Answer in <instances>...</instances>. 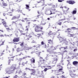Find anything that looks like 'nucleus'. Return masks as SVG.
Returning <instances> with one entry per match:
<instances>
[{"label": "nucleus", "mask_w": 78, "mask_h": 78, "mask_svg": "<svg viewBox=\"0 0 78 78\" xmlns=\"http://www.w3.org/2000/svg\"><path fill=\"white\" fill-rule=\"evenodd\" d=\"M33 27L35 32H43L42 31L43 30V27L41 24H35Z\"/></svg>", "instance_id": "f257e3e1"}, {"label": "nucleus", "mask_w": 78, "mask_h": 78, "mask_svg": "<svg viewBox=\"0 0 78 78\" xmlns=\"http://www.w3.org/2000/svg\"><path fill=\"white\" fill-rule=\"evenodd\" d=\"M20 41V38L19 37H15L13 39L12 41L13 42V43H14V44H16L17 45V44H18L17 43H16L15 42H18L19 41Z\"/></svg>", "instance_id": "f03ea898"}, {"label": "nucleus", "mask_w": 78, "mask_h": 78, "mask_svg": "<svg viewBox=\"0 0 78 78\" xmlns=\"http://www.w3.org/2000/svg\"><path fill=\"white\" fill-rule=\"evenodd\" d=\"M53 48V46H51L47 50V51L49 52L50 53H53V50H54Z\"/></svg>", "instance_id": "7ed1b4c3"}, {"label": "nucleus", "mask_w": 78, "mask_h": 78, "mask_svg": "<svg viewBox=\"0 0 78 78\" xmlns=\"http://www.w3.org/2000/svg\"><path fill=\"white\" fill-rule=\"evenodd\" d=\"M14 66H15V65H12V66L10 67V70L6 71V73H8V74H10V73H11V72H12V71H14L15 69H13L12 70H11V69L13 68V67H14Z\"/></svg>", "instance_id": "20e7f679"}, {"label": "nucleus", "mask_w": 78, "mask_h": 78, "mask_svg": "<svg viewBox=\"0 0 78 78\" xmlns=\"http://www.w3.org/2000/svg\"><path fill=\"white\" fill-rule=\"evenodd\" d=\"M15 57V56H12V57H10V59H9L8 62V65H10V66H11V62L12 61H14V57Z\"/></svg>", "instance_id": "39448f33"}, {"label": "nucleus", "mask_w": 78, "mask_h": 78, "mask_svg": "<svg viewBox=\"0 0 78 78\" xmlns=\"http://www.w3.org/2000/svg\"><path fill=\"white\" fill-rule=\"evenodd\" d=\"M29 70H30V71H32V73H30L31 75H36V71L35 70V69H29Z\"/></svg>", "instance_id": "423d86ee"}, {"label": "nucleus", "mask_w": 78, "mask_h": 78, "mask_svg": "<svg viewBox=\"0 0 78 78\" xmlns=\"http://www.w3.org/2000/svg\"><path fill=\"white\" fill-rule=\"evenodd\" d=\"M51 13L50 15H51V14H55V12H56V9H53L50 11Z\"/></svg>", "instance_id": "0eeeda50"}, {"label": "nucleus", "mask_w": 78, "mask_h": 78, "mask_svg": "<svg viewBox=\"0 0 78 78\" xmlns=\"http://www.w3.org/2000/svg\"><path fill=\"white\" fill-rule=\"evenodd\" d=\"M59 40L60 42H64L65 43L66 42V40L64 39L63 38H62V37H60L59 38Z\"/></svg>", "instance_id": "6e6552de"}, {"label": "nucleus", "mask_w": 78, "mask_h": 78, "mask_svg": "<svg viewBox=\"0 0 78 78\" xmlns=\"http://www.w3.org/2000/svg\"><path fill=\"white\" fill-rule=\"evenodd\" d=\"M67 3H69L70 5H73L74 3H75V2L74 1H69L66 2Z\"/></svg>", "instance_id": "1a4fd4ad"}, {"label": "nucleus", "mask_w": 78, "mask_h": 78, "mask_svg": "<svg viewBox=\"0 0 78 78\" xmlns=\"http://www.w3.org/2000/svg\"><path fill=\"white\" fill-rule=\"evenodd\" d=\"M31 37H32V36L31 35V34H29L28 35H26V40H30V38H31Z\"/></svg>", "instance_id": "9d476101"}, {"label": "nucleus", "mask_w": 78, "mask_h": 78, "mask_svg": "<svg viewBox=\"0 0 78 78\" xmlns=\"http://www.w3.org/2000/svg\"><path fill=\"white\" fill-rule=\"evenodd\" d=\"M44 14L42 13H41L37 16V17L39 19V18H43Z\"/></svg>", "instance_id": "9b49d317"}, {"label": "nucleus", "mask_w": 78, "mask_h": 78, "mask_svg": "<svg viewBox=\"0 0 78 78\" xmlns=\"http://www.w3.org/2000/svg\"><path fill=\"white\" fill-rule=\"evenodd\" d=\"M48 42L49 44H53V40L51 39L48 40Z\"/></svg>", "instance_id": "f8f14e48"}, {"label": "nucleus", "mask_w": 78, "mask_h": 78, "mask_svg": "<svg viewBox=\"0 0 78 78\" xmlns=\"http://www.w3.org/2000/svg\"><path fill=\"white\" fill-rule=\"evenodd\" d=\"M70 75L72 78H75V77H76V74H74L73 73H70Z\"/></svg>", "instance_id": "ddd939ff"}, {"label": "nucleus", "mask_w": 78, "mask_h": 78, "mask_svg": "<svg viewBox=\"0 0 78 78\" xmlns=\"http://www.w3.org/2000/svg\"><path fill=\"white\" fill-rule=\"evenodd\" d=\"M2 23L5 27H8L7 23H6V21L2 22Z\"/></svg>", "instance_id": "4468645a"}, {"label": "nucleus", "mask_w": 78, "mask_h": 78, "mask_svg": "<svg viewBox=\"0 0 78 78\" xmlns=\"http://www.w3.org/2000/svg\"><path fill=\"white\" fill-rule=\"evenodd\" d=\"M3 16L4 17H5L6 19H8V14H6L5 13H3Z\"/></svg>", "instance_id": "2eb2a0df"}, {"label": "nucleus", "mask_w": 78, "mask_h": 78, "mask_svg": "<svg viewBox=\"0 0 78 78\" xmlns=\"http://www.w3.org/2000/svg\"><path fill=\"white\" fill-rule=\"evenodd\" d=\"M5 41H0V47L2 46V45H4V43H5Z\"/></svg>", "instance_id": "dca6fc26"}, {"label": "nucleus", "mask_w": 78, "mask_h": 78, "mask_svg": "<svg viewBox=\"0 0 78 78\" xmlns=\"http://www.w3.org/2000/svg\"><path fill=\"white\" fill-rule=\"evenodd\" d=\"M70 33H67V36L69 37H73V36H74V35L73 34H71Z\"/></svg>", "instance_id": "f3484780"}, {"label": "nucleus", "mask_w": 78, "mask_h": 78, "mask_svg": "<svg viewBox=\"0 0 78 78\" xmlns=\"http://www.w3.org/2000/svg\"><path fill=\"white\" fill-rule=\"evenodd\" d=\"M62 70H63V68H60L58 70V71L59 72H62V74H63V73H64V72H62Z\"/></svg>", "instance_id": "a211bd4d"}, {"label": "nucleus", "mask_w": 78, "mask_h": 78, "mask_svg": "<svg viewBox=\"0 0 78 78\" xmlns=\"http://www.w3.org/2000/svg\"><path fill=\"white\" fill-rule=\"evenodd\" d=\"M71 31V29L70 28H68L66 29V30L65 31V32L66 33V32H68V33H70Z\"/></svg>", "instance_id": "6ab92c4d"}, {"label": "nucleus", "mask_w": 78, "mask_h": 78, "mask_svg": "<svg viewBox=\"0 0 78 78\" xmlns=\"http://www.w3.org/2000/svg\"><path fill=\"white\" fill-rule=\"evenodd\" d=\"M74 9L75 10H73L72 12V14H76V9Z\"/></svg>", "instance_id": "aec40b11"}, {"label": "nucleus", "mask_w": 78, "mask_h": 78, "mask_svg": "<svg viewBox=\"0 0 78 78\" xmlns=\"http://www.w3.org/2000/svg\"><path fill=\"white\" fill-rule=\"evenodd\" d=\"M73 65H77L78 64V62L76 61H74L73 62Z\"/></svg>", "instance_id": "412c9836"}, {"label": "nucleus", "mask_w": 78, "mask_h": 78, "mask_svg": "<svg viewBox=\"0 0 78 78\" xmlns=\"http://www.w3.org/2000/svg\"><path fill=\"white\" fill-rule=\"evenodd\" d=\"M53 35V33H52V32L51 31H49L48 34V36H51V35Z\"/></svg>", "instance_id": "4be33fe9"}, {"label": "nucleus", "mask_w": 78, "mask_h": 78, "mask_svg": "<svg viewBox=\"0 0 78 78\" xmlns=\"http://www.w3.org/2000/svg\"><path fill=\"white\" fill-rule=\"evenodd\" d=\"M47 69L48 70H49V69H52V67L51 66H47Z\"/></svg>", "instance_id": "5701e85b"}, {"label": "nucleus", "mask_w": 78, "mask_h": 78, "mask_svg": "<svg viewBox=\"0 0 78 78\" xmlns=\"http://www.w3.org/2000/svg\"><path fill=\"white\" fill-rule=\"evenodd\" d=\"M26 30L25 31H28V28H30V26L28 25L27 26H26Z\"/></svg>", "instance_id": "b1692460"}, {"label": "nucleus", "mask_w": 78, "mask_h": 78, "mask_svg": "<svg viewBox=\"0 0 78 78\" xmlns=\"http://www.w3.org/2000/svg\"><path fill=\"white\" fill-rule=\"evenodd\" d=\"M26 22H27V24H30V23H31V22H30V20H27Z\"/></svg>", "instance_id": "393cba45"}, {"label": "nucleus", "mask_w": 78, "mask_h": 78, "mask_svg": "<svg viewBox=\"0 0 78 78\" xmlns=\"http://www.w3.org/2000/svg\"><path fill=\"white\" fill-rule=\"evenodd\" d=\"M20 31L22 35H25L26 34L25 33H23V31L22 30H20Z\"/></svg>", "instance_id": "a878e982"}, {"label": "nucleus", "mask_w": 78, "mask_h": 78, "mask_svg": "<svg viewBox=\"0 0 78 78\" xmlns=\"http://www.w3.org/2000/svg\"><path fill=\"white\" fill-rule=\"evenodd\" d=\"M16 19H17V17L16 16H14L12 17V19H11V20H14Z\"/></svg>", "instance_id": "bb28decb"}, {"label": "nucleus", "mask_w": 78, "mask_h": 78, "mask_svg": "<svg viewBox=\"0 0 78 78\" xmlns=\"http://www.w3.org/2000/svg\"><path fill=\"white\" fill-rule=\"evenodd\" d=\"M2 5L3 6H8V4L6 3H3Z\"/></svg>", "instance_id": "cd10ccee"}, {"label": "nucleus", "mask_w": 78, "mask_h": 78, "mask_svg": "<svg viewBox=\"0 0 78 78\" xmlns=\"http://www.w3.org/2000/svg\"><path fill=\"white\" fill-rule=\"evenodd\" d=\"M26 6L27 8V9H29V8H30V6L28 5H26Z\"/></svg>", "instance_id": "c85d7f7f"}, {"label": "nucleus", "mask_w": 78, "mask_h": 78, "mask_svg": "<svg viewBox=\"0 0 78 78\" xmlns=\"http://www.w3.org/2000/svg\"><path fill=\"white\" fill-rule=\"evenodd\" d=\"M28 63V61H27L26 62L24 63V62H23L22 63V66H25V64H27Z\"/></svg>", "instance_id": "c756f323"}, {"label": "nucleus", "mask_w": 78, "mask_h": 78, "mask_svg": "<svg viewBox=\"0 0 78 78\" xmlns=\"http://www.w3.org/2000/svg\"><path fill=\"white\" fill-rule=\"evenodd\" d=\"M33 60H32L31 61V62H32V63H35V59H34L33 58Z\"/></svg>", "instance_id": "7c9ffc66"}, {"label": "nucleus", "mask_w": 78, "mask_h": 78, "mask_svg": "<svg viewBox=\"0 0 78 78\" xmlns=\"http://www.w3.org/2000/svg\"><path fill=\"white\" fill-rule=\"evenodd\" d=\"M16 22H17V21H12V24H16Z\"/></svg>", "instance_id": "2f4dec72"}, {"label": "nucleus", "mask_w": 78, "mask_h": 78, "mask_svg": "<svg viewBox=\"0 0 78 78\" xmlns=\"http://www.w3.org/2000/svg\"><path fill=\"white\" fill-rule=\"evenodd\" d=\"M71 28L72 29V30H77V29L75 27H72Z\"/></svg>", "instance_id": "473e14b6"}, {"label": "nucleus", "mask_w": 78, "mask_h": 78, "mask_svg": "<svg viewBox=\"0 0 78 78\" xmlns=\"http://www.w3.org/2000/svg\"><path fill=\"white\" fill-rule=\"evenodd\" d=\"M48 69L47 68H45L44 69V72H47V70H48Z\"/></svg>", "instance_id": "72a5a7b5"}, {"label": "nucleus", "mask_w": 78, "mask_h": 78, "mask_svg": "<svg viewBox=\"0 0 78 78\" xmlns=\"http://www.w3.org/2000/svg\"><path fill=\"white\" fill-rule=\"evenodd\" d=\"M16 51L17 52H19L20 51V48H18L16 49Z\"/></svg>", "instance_id": "f704fd0d"}, {"label": "nucleus", "mask_w": 78, "mask_h": 78, "mask_svg": "<svg viewBox=\"0 0 78 78\" xmlns=\"http://www.w3.org/2000/svg\"><path fill=\"white\" fill-rule=\"evenodd\" d=\"M64 0H58V2H62Z\"/></svg>", "instance_id": "c9c22d12"}, {"label": "nucleus", "mask_w": 78, "mask_h": 78, "mask_svg": "<svg viewBox=\"0 0 78 78\" xmlns=\"http://www.w3.org/2000/svg\"><path fill=\"white\" fill-rule=\"evenodd\" d=\"M4 35H3V34H2L0 35V37H4Z\"/></svg>", "instance_id": "e433bc0d"}, {"label": "nucleus", "mask_w": 78, "mask_h": 78, "mask_svg": "<svg viewBox=\"0 0 78 78\" xmlns=\"http://www.w3.org/2000/svg\"><path fill=\"white\" fill-rule=\"evenodd\" d=\"M62 24V22H60L58 23V24L59 25H61Z\"/></svg>", "instance_id": "4c0bfd02"}, {"label": "nucleus", "mask_w": 78, "mask_h": 78, "mask_svg": "<svg viewBox=\"0 0 78 78\" xmlns=\"http://www.w3.org/2000/svg\"><path fill=\"white\" fill-rule=\"evenodd\" d=\"M5 11H6V12H8V11H9V9H5Z\"/></svg>", "instance_id": "58836bf2"}, {"label": "nucleus", "mask_w": 78, "mask_h": 78, "mask_svg": "<svg viewBox=\"0 0 78 78\" xmlns=\"http://www.w3.org/2000/svg\"><path fill=\"white\" fill-rule=\"evenodd\" d=\"M18 76H17V75H16L14 77V78H17Z\"/></svg>", "instance_id": "ea45409f"}, {"label": "nucleus", "mask_w": 78, "mask_h": 78, "mask_svg": "<svg viewBox=\"0 0 78 78\" xmlns=\"http://www.w3.org/2000/svg\"><path fill=\"white\" fill-rule=\"evenodd\" d=\"M20 46H23V42L22 43L20 44Z\"/></svg>", "instance_id": "a19ab883"}, {"label": "nucleus", "mask_w": 78, "mask_h": 78, "mask_svg": "<svg viewBox=\"0 0 78 78\" xmlns=\"http://www.w3.org/2000/svg\"><path fill=\"white\" fill-rule=\"evenodd\" d=\"M41 45H44V41H42L41 42Z\"/></svg>", "instance_id": "79ce46f5"}, {"label": "nucleus", "mask_w": 78, "mask_h": 78, "mask_svg": "<svg viewBox=\"0 0 78 78\" xmlns=\"http://www.w3.org/2000/svg\"><path fill=\"white\" fill-rule=\"evenodd\" d=\"M1 21L2 22H5L4 19H1Z\"/></svg>", "instance_id": "37998d69"}, {"label": "nucleus", "mask_w": 78, "mask_h": 78, "mask_svg": "<svg viewBox=\"0 0 78 78\" xmlns=\"http://www.w3.org/2000/svg\"><path fill=\"white\" fill-rule=\"evenodd\" d=\"M7 30H11V29H10L9 28H6Z\"/></svg>", "instance_id": "c03bdc74"}, {"label": "nucleus", "mask_w": 78, "mask_h": 78, "mask_svg": "<svg viewBox=\"0 0 78 78\" xmlns=\"http://www.w3.org/2000/svg\"><path fill=\"white\" fill-rule=\"evenodd\" d=\"M37 55H40V53H41L37 51Z\"/></svg>", "instance_id": "a18cd8bd"}, {"label": "nucleus", "mask_w": 78, "mask_h": 78, "mask_svg": "<svg viewBox=\"0 0 78 78\" xmlns=\"http://www.w3.org/2000/svg\"><path fill=\"white\" fill-rule=\"evenodd\" d=\"M43 34V33H42L41 34H37V35H38V36H41V34Z\"/></svg>", "instance_id": "49530a36"}, {"label": "nucleus", "mask_w": 78, "mask_h": 78, "mask_svg": "<svg viewBox=\"0 0 78 78\" xmlns=\"http://www.w3.org/2000/svg\"><path fill=\"white\" fill-rule=\"evenodd\" d=\"M37 3H42L41 1H39V2H37Z\"/></svg>", "instance_id": "de8ad7c7"}, {"label": "nucleus", "mask_w": 78, "mask_h": 78, "mask_svg": "<svg viewBox=\"0 0 78 78\" xmlns=\"http://www.w3.org/2000/svg\"><path fill=\"white\" fill-rule=\"evenodd\" d=\"M23 75L24 76H25V75H27V73H23Z\"/></svg>", "instance_id": "09e8293b"}, {"label": "nucleus", "mask_w": 78, "mask_h": 78, "mask_svg": "<svg viewBox=\"0 0 78 78\" xmlns=\"http://www.w3.org/2000/svg\"><path fill=\"white\" fill-rule=\"evenodd\" d=\"M77 51V49H75L73 50L74 51Z\"/></svg>", "instance_id": "8fccbe9b"}, {"label": "nucleus", "mask_w": 78, "mask_h": 78, "mask_svg": "<svg viewBox=\"0 0 78 78\" xmlns=\"http://www.w3.org/2000/svg\"><path fill=\"white\" fill-rule=\"evenodd\" d=\"M26 58H27V57H23V59H26Z\"/></svg>", "instance_id": "3c124183"}, {"label": "nucleus", "mask_w": 78, "mask_h": 78, "mask_svg": "<svg viewBox=\"0 0 78 78\" xmlns=\"http://www.w3.org/2000/svg\"><path fill=\"white\" fill-rule=\"evenodd\" d=\"M63 48H64V49L65 50V49H66V48H67V47H63Z\"/></svg>", "instance_id": "603ef678"}, {"label": "nucleus", "mask_w": 78, "mask_h": 78, "mask_svg": "<svg viewBox=\"0 0 78 78\" xmlns=\"http://www.w3.org/2000/svg\"><path fill=\"white\" fill-rule=\"evenodd\" d=\"M66 52H67V50H65L63 51V53H66Z\"/></svg>", "instance_id": "864d4df0"}, {"label": "nucleus", "mask_w": 78, "mask_h": 78, "mask_svg": "<svg viewBox=\"0 0 78 78\" xmlns=\"http://www.w3.org/2000/svg\"><path fill=\"white\" fill-rule=\"evenodd\" d=\"M33 22H36V21H37V20H32Z\"/></svg>", "instance_id": "5fc2aeb1"}, {"label": "nucleus", "mask_w": 78, "mask_h": 78, "mask_svg": "<svg viewBox=\"0 0 78 78\" xmlns=\"http://www.w3.org/2000/svg\"><path fill=\"white\" fill-rule=\"evenodd\" d=\"M20 1H19V0H17L16 1V2H20Z\"/></svg>", "instance_id": "6e6d98bb"}, {"label": "nucleus", "mask_w": 78, "mask_h": 78, "mask_svg": "<svg viewBox=\"0 0 78 78\" xmlns=\"http://www.w3.org/2000/svg\"><path fill=\"white\" fill-rule=\"evenodd\" d=\"M19 25L20 26V27H22V25L21 24H19Z\"/></svg>", "instance_id": "4d7b16f0"}, {"label": "nucleus", "mask_w": 78, "mask_h": 78, "mask_svg": "<svg viewBox=\"0 0 78 78\" xmlns=\"http://www.w3.org/2000/svg\"><path fill=\"white\" fill-rule=\"evenodd\" d=\"M0 31H1V32H2V33H3V30H0Z\"/></svg>", "instance_id": "13d9d810"}, {"label": "nucleus", "mask_w": 78, "mask_h": 78, "mask_svg": "<svg viewBox=\"0 0 78 78\" xmlns=\"http://www.w3.org/2000/svg\"><path fill=\"white\" fill-rule=\"evenodd\" d=\"M54 18V16H50V18Z\"/></svg>", "instance_id": "bf43d9fd"}, {"label": "nucleus", "mask_w": 78, "mask_h": 78, "mask_svg": "<svg viewBox=\"0 0 78 78\" xmlns=\"http://www.w3.org/2000/svg\"><path fill=\"white\" fill-rule=\"evenodd\" d=\"M2 55H3V54L2 53V55H0V58H1V57H1V56H2Z\"/></svg>", "instance_id": "052dcab7"}, {"label": "nucleus", "mask_w": 78, "mask_h": 78, "mask_svg": "<svg viewBox=\"0 0 78 78\" xmlns=\"http://www.w3.org/2000/svg\"><path fill=\"white\" fill-rule=\"evenodd\" d=\"M59 66H61V65H57V67H59Z\"/></svg>", "instance_id": "680f3d73"}, {"label": "nucleus", "mask_w": 78, "mask_h": 78, "mask_svg": "<svg viewBox=\"0 0 78 78\" xmlns=\"http://www.w3.org/2000/svg\"><path fill=\"white\" fill-rule=\"evenodd\" d=\"M47 19L48 20H50V18H48Z\"/></svg>", "instance_id": "e2e57ef3"}, {"label": "nucleus", "mask_w": 78, "mask_h": 78, "mask_svg": "<svg viewBox=\"0 0 78 78\" xmlns=\"http://www.w3.org/2000/svg\"><path fill=\"white\" fill-rule=\"evenodd\" d=\"M62 78H64V76L63 75H62Z\"/></svg>", "instance_id": "0e129e2a"}, {"label": "nucleus", "mask_w": 78, "mask_h": 78, "mask_svg": "<svg viewBox=\"0 0 78 78\" xmlns=\"http://www.w3.org/2000/svg\"><path fill=\"white\" fill-rule=\"evenodd\" d=\"M3 78H8V77L7 76H6V77H3Z\"/></svg>", "instance_id": "69168bd1"}, {"label": "nucleus", "mask_w": 78, "mask_h": 78, "mask_svg": "<svg viewBox=\"0 0 78 78\" xmlns=\"http://www.w3.org/2000/svg\"><path fill=\"white\" fill-rule=\"evenodd\" d=\"M14 48H16V45H15L14 46Z\"/></svg>", "instance_id": "338daca9"}, {"label": "nucleus", "mask_w": 78, "mask_h": 78, "mask_svg": "<svg viewBox=\"0 0 78 78\" xmlns=\"http://www.w3.org/2000/svg\"><path fill=\"white\" fill-rule=\"evenodd\" d=\"M51 78H55V76H52L51 77Z\"/></svg>", "instance_id": "774afa93"}]
</instances>
